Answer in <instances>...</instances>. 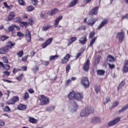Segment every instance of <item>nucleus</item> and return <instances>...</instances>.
Here are the masks:
<instances>
[{
	"mask_svg": "<svg viewBox=\"0 0 128 128\" xmlns=\"http://www.w3.org/2000/svg\"><path fill=\"white\" fill-rule=\"evenodd\" d=\"M76 92L74 91H72L70 92L68 94V98L70 100V110L72 112H76V110H78V104H76V103L74 100H72L76 96Z\"/></svg>",
	"mask_w": 128,
	"mask_h": 128,
	"instance_id": "1",
	"label": "nucleus"
},
{
	"mask_svg": "<svg viewBox=\"0 0 128 128\" xmlns=\"http://www.w3.org/2000/svg\"><path fill=\"white\" fill-rule=\"evenodd\" d=\"M94 112V108L91 106H88L84 109L82 110L80 112V116L82 118H86L90 114H92Z\"/></svg>",
	"mask_w": 128,
	"mask_h": 128,
	"instance_id": "2",
	"label": "nucleus"
},
{
	"mask_svg": "<svg viewBox=\"0 0 128 128\" xmlns=\"http://www.w3.org/2000/svg\"><path fill=\"white\" fill-rule=\"evenodd\" d=\"M40 104L42 106H44V104H48L50 102L48 98L44 95L41 96V97L40 98Z\"/></svg>",
	"mask_w": 128,
	"mask_h": 128,
	"instance_id": "3",
	"label": "nucleus"
},
{
	"mask_svg": "<svg viewBox=\"0 0 128 128\" xmlns=\"http://www.w3.org/2000/svg\"><path fill=\"white\" fill-rule=\"evenodd\" d=\"M120 121V118L118 117L116 118L115 119L109 122L108 124V126H116L117 124H118Z\"/></svg>",
	"mask_w": 128,
	"mask_h": 128,
	"instance_id": "4",
	"label": "nucleus"
},
{
	"mask_svg": "<svg viewBox=\"0 0 128 128\" xmlns=\"http://www.w3.org/2000/svg\"><path fill=\"white\" fill-rule=\"evenodd\" d=\"M116 38L119 42H122L124 40V32L121 31L117 34Z\"/></svg>",
	"mask_w": 128,
	"mask_h": 128,
	"instance_id": "5",
	"label": "nucleus"
},
{
	"mask_svg": "<svg viewBox=\"0 0 128 128\" xmlns=\"http://www.w3.org/2000/svg\"><path fill=\"white\" fill-rule=\"evenodd\" d=\"M81 84L84 88H88L90 86V83L88 82V79L87 78H84L81 80Z\"/></svg>",
	"mask_w": 128,
	"mask_h": 128,
	"instance_id": "6",
	"label": "nucleus"
},
{
	"mask_svg": "<svg viewBox=\"0 0 128 128\" xmlns=\"http://www.w3.org/2000/svg\"><path fill=\"white\" fill-rule=\"evenodd\" d=\"M16 102H18V97L14 96L6 102L7 104H14Z\"/></svg>",
	"mask_w": 128,
	"mask_h": 128,
	"instance_id": "7",
	"label": "nucleus"
},
{
	"mask_svg": "<svg viewBox=\"0 0 128 128\" xmlns=\"http://www.w3.org/2000/svg\"><path fill=\"white\" fill-rule=\"evenodd\" d=\"M98 7L96 6L94 8L89 12L90 16H94L98 14Z\"/></svg>",
	"mask_w": 128,
	"mask_h": 128,
	"instance_id": "8",
	"label": "nucleus"
},
{
	"mask_svg": "<svg viewBox=\"0 0 128 128\" xmlns=\"http://www.w3.org/2000/svg\"><path fill=\"white\" fill-rule=\"evenodd\" d=\"M15 16L16 14L14 13V12H10L7 18H6V20L7 22H10V20H12Z\"/></svg>",
	"mask_w": 128,
	"mask_h": 128,
	"instance_id": "9",
	"label": "nucleus"
},
{
	"mask_svg": "<svg viewBox=\"0 0 128 128\" xmlns=\"http://www.w3.org/2000/svg\"><path fill=\"white\" fill-rule=\"evenodd\" d=\"M83 70L85 72H88V70H90V60L88 58L86 62L84 64L83 66Z\"/></svg>",
	"mask_w": 128,
	"mask_h": 128,
	"instance_id": "10",
	"label": "nucleus"
},
{
	"mask_svg": "<svg viewBox=\"0 0 128 128\" xmlns=\"http://www.w3.org/2000/svg\"><path fill=\"white\" fill-rule=\"evenodd\" d=\"M52 42V38H50L48 39L45 42L42 44V48H46V46H48V44H50Z\"/></svg>",
	"mask_w": 128,
	"mask_h": 128,
	"instance_id": "11",
	"label": "nucleus"
},
{
	"mask_svg": "<svg viewBox=\"0 0 128 128\" xmlns=\"http://www.w3.org/2000/svg\"><path fill=\"white\" fill-rule=\"evenodd\" d=\"M106 24H108V20L104 19L102 22L101 24H100L98 28V30H100L102 28H104V26H106Z\"/></svg>",
	"mask_w": 128,
	"mask_h": 128,
	"instance_id": "12",
	"label": "nucleus"
},
{
	"mask_svg": "<svg viewBox=\"0 0 128 128\" xmlns=\"http://www.w3.org/2000/svg\"><path fill=\"white\" fill-rule=\"evenodd\" d=\"M84 96L81 94L80 92H76L75 94V98L74 99L76 100H82Z\"/></svg>",
	"mask_w": 128,
	"mask_h": 128,
	"instance_id": "13",
	"label": "nucleus"
},
{
	"mask_svg": "<svg viewBox=\"0 0 128 128\" xmlns=\"http://www.w3.org/2000/svg\"><path fill=\"white\" fill-rule=\"evenodd\" d=\"M26 38L29 42H30L32 40V35H30V32L27 30L26 31Z\"/></svg>",
	"mask_w": 128,
	"mask_h": 128,
	"instance_id": "14",
	"label": "nucleus"
},
{
	"mask_svg": "<svg viewBox=\"0 0 128 128\" xmlns=\"http://www.w3.org/2000/svg\"><path fill=\"white\" fill-rule=\"evenodd\" d=\"M62 19V16H60L58 17L54 21V26L55 28H57L58 26V24H60V22L61 20Z\"/></svg>",
	"mask_w": 128,
	"mask_h": 128,
	"instance_id": "15",
	"label": "nucleus"
},
{
	"mask_svg": "<svg viewBox=\"0 0 128 128\" xmlns=\"http://www.w3.org/2000/svg\"><path fill=\"white\" fill-rule=\"evenodd\" d=\"M97 20L96 18H91L88 20V26H92L94 24H96V22Z\"/></svg>",
	"mask_w": 128,
	"mask_h": 128,
	"instance_id": "16",
	"label": "nucleus"
},
{
	"mask_svg": "<svg viewBox=\"0 0 128 128\" xmlns=\"http://www.w3.org/2000/svg\"><path fill=\"white\" fill-rule=\"evenodd\" d=\"M70 54H66L65 57L63 58L62 60V64H66V62H68V60H70Z\"/></svg>",
	"mask_w": 128,
	"mask_h": 128,
	"instance_id": "17",
	"label": "nucleus"
},
{
	"mask_svg": "<svg viewBox=\"0 0 128 128\" xmlns=\"http://www.w3.org/2000/svg\"><path fill=\"white\" fill-rule=\"evenodd\" d=\"M87 40H88L86 39V36L81 37L80 38V39L79 40V42H80V44H86Z\"/></svg>",
	"mask_w": 128,
	"mask_h": 128,
	"instance_id": "18",
	"label": "nucleus"
},
{
	"mask_svg": "<svg viewBox=\"0 0 128 128\" xmlns=\"http://www.w3.org/2000/svg\"><path fill=\"white\" fill-rule=\"evenodd\" d=\"M6 45L10 48H12L16 46V42H12V41L8 40L6 42Z\"/></svg>",
	"mask_w": 128,
	"mask_h": 128,
	"instance_id": "19",
	"label": "nucleus"
},
{
	"mask_svg": "<svg viewBox=\"0 0 128 128\" xmlns=\"http://www.w3.org/2000/svg\"><path fill=\"white\" fill-rule=\"evenodd\" d=\"M78 3V0H72L68 5L69 8H72Z\"/></svg>",
	"mask_w": 128,
	"mask_h": 128,
	"instance_id": "20",
	"label": "nucleus"
},
{
	"mask_svg": "<svg viewBox=\"0 0 128 128\" xmlns=\"http://www.w3.org/2000/svg\"><path fill=\"white\" fill-rule=\"evenodd\" d=\"M128 72V60H126L124 62V68H123V72Z\"/></svg>",
	"mask_w": 128,
	"mask_h": 128,
	"instance_id": "21",
	"label": "nucleus"
},
{
	"mask_svg": "<svg viewBox=\"0 0 128 128\" xmlns=\"http://www.w3.org/2000/svg\"><path fill=\"white\" fill-rule=\"evenodd\" d=\"M60 58V56L58 54H56L54 56H50L49 57L50 60H58Z\"/></svg>",
	"mask_w": 128,
	"mask_h": 128,
	"instance_id": "22",
	"label": "nucleus"
},
{
	"mask_svg": "<svg viewBox=\"0 0 128 128\" xmlns=\"http://www.w3.org/2000/svg\"><path fill=\"white\" fill-rule=\"evenodd\" d=\"M76 37H72L69 40L68 42V46H70V44H72V42H76Z\"/></svg>",
	"mask_w": 128,
	"mask_h": 128,
	"instance_id": "23",
	"label": "nucleus"
},
{
	"mask_svg": "<svg viewBox=\"0 0 128 128\" xmlns=\"http://www.w3.org/2000/svg\"><path fill=\"white\" fill-rule=\"evenodd\" d=\"M26 108V106L22 104H20L18 106V110H24Z\"/></svg>",
	"mask_w": 128,
	"mask_h": 128,
	"instance_id": "24",
	"label": "nucleus"
},
{
	"mask_svg": "<svg viewBox=\"0 0 128 128\" xmlns=\"http://www.w3.org/2000/svg\"><path fill=\"white\" fill-rule=\"evenodd\" d=\"M29 122H31V124H36L38 122V120L32 117H30Z\"/></svg>",
	"mask_w": 128,
	"mask_h": 128,
	"instance_id": "25",
	"label": "nucleus"
},
{
	"mask_svg": "<svg viewBox=\"0 0 128 128\" xmlns=\"http://www.w3.org/2000/svg\"><path fill=\"white\" fill-rule=\"evenodd\" d=\"M107 60L108 62H114V56L109 55L107 58Z\"/></svg>",
	"mask_w": 128,
	"mask_h": 128,
	"instance_id": "26",
	"label": "nucleus"
},
{
	"mask_svg": "<svg viewBox=\"0 0 128 128\" xmlns=\"http://www.w3.org/2000/svg\"><path fill=\"white\" fill-rule=\"evenodd\" d=\"M106 72L104 70H97V74L98 76H104Z\"/></svg>",
	"mask_w": 128,
	"mask_h": 128,
	"instance_id": "27",
	"label": "nucleus"
},
{
	"mask_svg": "<svg viewBox=\"0 0 128 128\" xmlns=\"http://www.w3.org/2000/svg\"><path fill=\"white\" fill-rule=\"evenodd\" d=\"M32 70L34 74H36L38 72V66H35L32 68Z\"/></svg>",
	"mask_w": 128,
	"mask_h": 128,
	"instance_id": "28",
	"label": "nucleus"
},
{
	"mask_svg": "<svg viewBox=\"0 0 128 128\" xmlns=\"http://www.w3.org/2000/svg\"><path fill=\"white\" fill-rule=\"evenodd\" d=\"M14 28H16V25L12 24L8 27V30L9 32H12L14 30Z\"/></svg>",
	"mask_w": 128,
	"mask_h": 128,
	"instance_id": "29",
	"label": "nucleus"
},
{
	"mask_svg": "<svg viewBox=\"0 0 128 128\" xmlns=\"http://www.w3.org/2000/svg\"><path fill=\"white\" fill-rule=\"evenodd\" d=\"M54 108H56V107L54 106H50L47 108L46 110L47 112H54Z\"/></svg>",
	"mask_w": 128,
	"mask_h": 128,
	"instance_id": "30",
	"label": "nucleus"
},
{
	"mask_svg": "<svg viewBox=\"0 0 128 128\" xmlns=\"http://www.w3.org/2000/svg\"><path fill=\"white\" fill-rule=\"evenodd\" d=\"M30 98V94H28V92H26L24 94V100H28V98Z\"/></svg>",
	"mask_w": 128,
	"mask_h": 128,
	"instance_id": "31",
	"label": "nucleus"
},
{
	"mask_svg": "<svg viewBox=\"0 0 128 128\" xmlns=\"http://www.w3.org/2000/svg\"><path fill=\"white\" fill-rule=\"evenodd\" d=\"M3 48V50L5 52V54L7 53L8 52L10 51V48L8 46L6 45V46L2 48Z\"/></svg>",
	"mask_w": 128,
	"mask_h": 128,
	"instance_id": "32",
	"label": "nucleus"
},
{
	"mask_svg": "<svg viewBox=\"0 0 128 128\" xmlns=\"http://www.w3.org/2000/svg\"><path fill=\"white\" fill-rule=\"evenodd\" d=\"M58 12V9H54L52 10H51L50 12V15L52 16V14H56Z\"/></svg>",
	"mask_w": 128,
	"mask_h": 128,
	"instance_id": "33",
	"label": "nucleus"
},
{
	"mask_svg": "<svg viewBox=\"0 0 128 128\" xmlns=\"http://www.w3.org/2000/svg\"><path fill=\"white\" fill-rule=\"evenodd\" d=\"M34 10V8L32 6H28L26 8V10L27 12H32Z\"/></svg>",
	"mask_w": 128,
	"mask_h": 128,
	"instance_id": "34",
	"label": "nucleus"
},
{
	"mask_svg": "<svg viewBox=\"0 0 128 128\" xmlns=\"http://www.w3.org/2000/svg\"><path fill=\"white\" fill-rule=\"evenodd\" d=\"M96 40V37L94 38L90 42V46H92V45L94 44Z\"/></svg>",
	"mask_w": 128,
	"mask_h": 128,
	"instance_id": "35",
	"label": "nucleus"
},
{
	"mask_svg": "<svg viewBox=\"0 0 128 128\" xmlns=\"http://www.w3.org/2000/svg\"><path fill=\"white\" fill-rule=\"evenodd\" d=\"M22 78H24V74L22 73L19 76L16 78V80L18 82H20Z\"/></svg>",
	"mask_w": 128,
	"mask_h": 128,
	"instance_id": "36",
	"label": "nucleus"
},
{
	"mask_svg": "<svg viewBox=\"0 0 128 128\" xmlns=\"http://www.w3.org/2000/svg\"><path fill=\"white\" fill-rule=\"evenodd\" d=\"M49 28H50V26H46L42 27L43 32H45L46 30H48Z\"/></svg>",
	"mask_w": 128,
	"mask_h": 128,
	"instance_id": "37",
	"label": "nucleus"
},
{
	"mask_svg": "<svg viewBox=\"0 0 128 128\" xmlns=\"http://www.w3.org/2000/svg\"><path fill=\"white\" fill-rule=\"evenodd\" d=\"M4 112H10V107L8 106H6L4 108Z\"/></svg>",
	"mask_w": 128,
	"mask_h": 128,
	"instance_id": "38",
	"label": "nucleus"
},
{
	"mask_svg": "<svg viewBox=\"0 0 128 128\" xmlns=\"http://www.w3.org/2000/svg\"><path fill=\"white\" fill-rule=\"evenodd\" d=\"M3 74H4V76L6 77V76H8L10 72L8 71H5L3 72Z\"/></svg>",
	"mask_w": 128,
	"mask_h": 128,
	"instance_id": "39",
	"label": "nucleus"
},
{
	"mask_svg": "<svg viewBox=\"0 0 128 128\" xmlns=\"http://www.w3.org/2000/svg\"><path fill=\"white\" fill-rule=\"evenodd\" d=\"M110 98L109 96L106 97L104 101V104H108V102H110Z\"/></svg>",
	"mask_w": 128,
	"mask_h": 128,
	"instance_id": "40",
	"label": "nucleus"
},
{
	"mask_svg": "<svg viewBox=\"0 0 128 128\" xmlns=\"http://www.w3.org/2000/svg\"><path fill=\"white\" fill-rule=\"evenodd\" d=\"M17 54L19 58H22L24 55V52L22 50L18 52L17 53Z\"/></svg>",
	"mask_w": 128,
	"mask_h": 128,
	"instance_id": "41",
	"label": "nucleus"
},
{
	"mask_svg": "<svg viewBox=\"0 0 128 128\" xmlns=\"http://www.w3.org/2000/svg\"><path fill=\"white\" fill-rule=\"evenodd\" d=\"M8 37L6 36H4L0 37L1 40H8Z\"/></svg>",
	"mask_w": 128,
	"mask_h": 128,
	"instance_id": "42",
	"label": "nucleus"
},
{
	"mask_svg": "<svg viewBox=\"0 0 128 128\" xmlns=\"http://www.w3.org/2000/svg\"><path fill=\"white\" fill-rule=\"evenodd\" d=\"M18 2L21 6H24L26 4V2L24 0H19Z\"/></svg>",
	"mask_w": 128,
	"mask_h": 128,
	"instance_id": "43",
	"label": "nucleus"
},
{
	"mask_svg": "<svg viewBox=\"0 0 128 128\" xmlns=\"http://www.w3.org/2000/svg\"><path fill=\"white\" fill-rule=\"evenodd\" d=\"M100 87L98 86H96L94 88V90H96V94H98V92H100Z\"/></svg>",
	"mask_w": 128,
	"mask_h": 128,
	"instance_id": "44",
	"label": "nucleus"
},
{
	"mask_svg": "<svg viewBox=\"0 0 128 128\" xmlns=\"http://www.w3.org/2000/svg\"><path fill=\"white\" fill-rule=\"evenodd\" d=\"M118 104L119 102L118 101L114 102L112 106V108H116V106H118Z\"/></svg>",
	"mask_w": 128,
	"mask_h": 128,
	"instance_id": "45",
	"label": "nucleus"
},
{
	"mask_svg": "<svg viewBox=\"0 0 128 128\" xmlns=\"http://www.w3.org/2000/svg\"><path fill=\"white\" fill-rule=\"evenodd\" d=\"M70 70V65L68 64L66 66V72H68Z\"/></svg>",
	"mask_w": 128,
	"mask_h": 128,
	"instance_id": "46",
	"label": "nucleus"
},
{
	"mask_svg": "<svg viewBox=\"0 0 128 128\" xmlns=\"http://www.w3.org/2000/svg\"><path fill=\"white\" fill-rule=\"evenodd\" d=\"M3 62L5 64H8V59L6 57H4L3 58Z\"/></svg>",
	"mask_w": 128,
	"mask_h": 128,
	"instance_id": "47",
	"label": "nucleus"
},
{
	"mask_svg": "<svg viewBox=\"0 0 128 128\" xmlns=\"http://www.w3.org/2000/svg\"><path fill=\"white\" fill-rule=\"evenodd\" d=\"M95 34H96V33L94 32H90L89 38H94V36Z\"/></svg>",
	"mask_w": 128,
	"mask_h": 128,
	"instance_id": "48",
	"label": "nucleus"
},
{
	"mask_svg": "<svg viewBox=\"0 0 128 128\" xmlns=\"http://www.w3.org/2000/svg\"><path fill=\"white\" fill-rule=\"evenodd\" d=\"M100 122V118H95L93 119V122Z\"/></svg>",
	"mask_w": 128,
	"mask_h": 128,
	"instance_id": "49",
	"label": "nucleus"
},
{
	"mask_svg": "<svg viewBox=\"0 0 128 128\" xmlns=\"http://www.w3.org/2000/svg\"><path fill=\"white\" fill-rule=\"evenodd\" d=\"M5 70H10V66L8 64L4 65L3 66Z\"/></svg>",
	"mask_w": 128,
	"mask_h": 128,
	"instance_id": "50",
	"label": "nucleus"
},
{
	"mask_svg": "<svg viewBox=\"0 0 128 128\" xmlns=\"http://www.w3.org/2000/svg\"><path fill=\"white\" fill-rule=\"evenodd\" d=\"M27 70H28V67L26 66H23L21 68V70H22V72H26Z\"/></svg>",
	"mask_w": 128,
	"mask_h": 128,
	"instance_id": "51",
	"label": "nucleus"
},
{
	"mask_svg": "<svg viewBox=\"0 0 128 128\" xmlns=\"http://www.w3.org/2000/svg\"><path fill=\"white\" fill-rule=\"evenodd\" d=\"M38 0H32V4L34 6H36L38 4Z\"/></svg>",
	"mask_w": 128,
	"mask_h": 128,
	"instance_id": "52",
	"label": "nucleus"
},
{
	"mask_svg": "<svg viewBox=\"0 0 128 128\" xmlns=\"http://www.w3.org/2000/svg\"><path fill=\"white\" fill-rule=\"evenodd\" d=\"M40 16L41 18H44L46 17V14H44L42 13H41V14H40Z\"/></svg>",
	"mask_w": 128,
	"mask_h": 128,
	"instance_id": "53",
	"label": "nucleus"
},
{
	"mask_svg": "<svg viewBox=\"0 0 128 128\" xmlns=\"http://www.w3.org/2000/svg\"><path fill=\"white\" fill-rule=\"evenodd\" d=\"M0 54H6V53L3 48L0 49Z\"/></svg>",
	"mask_w": 128,
	"mask_h": 128,
	"instance_id": "54",
	"label": "nucleus"
},
{
	"mask_svg": "<svg viewBox=\"0 0 128 128\" xmlns=\"http://www.w3.org/2000/svg\"><path fill=\"white\" fill-rule=\"evenodd\" d=\"M20 18L17 17L14 19V22H20Z\"/></svg>",
	"mask_w": 128,
	"mask_h": 128,
	"instance_id": "55",
	"label": "nucleus"
},
{
	"mask_svg": "<svg viewBox=\"0 0 128 128\" xmlns=\"http://www.w3.org/2000/svg\"><path fill=\"white\" fill-rule=\"evenodd\" d=\"M108 66L110 68H114L116 66L114 64H108Z\"/></svg>",
	"mask_w": 128,
	"mask_h": 128,
	"instance_id": "56",
	"label": "nucleus"
},
{
	"mask_svg": "<svg viewBox=\"0 0 128 128\" xmlns=\"http://www.w3.org/2000/svg\"><path fill=\"white\" fill-rule=\"evenodd\" d=\"M23 24L25 28H26V26H30V22H23Z\"/></svg>",
	"mask_w": 128,
	"mask_h": 128,
	"instance_id": "57",
	"label": "nucleus"
},
{
	"mask_svg": "<svg viewBox=\"0 0 128 128\" xmlns=\"http://www.w3.org/2000/svg\"><path fill=\"white\" fill-rule=\"evenodd\" d=\"M28 92L30 94H34V89L32 88L28 89Z\"/></svg>",
	"mask_w": 128,
	"mask_h": 128,
	"instance_id": "58",
	"label": "nucleus"
},
{
	"mask_svg": "<svg viewBox=\"0 0 128 128\" xmlns=\"http://www.w3.org/2000/svg\"><path fill=\"white\" fill-rule=\"evenodd\" d=\"M43 64H44V66H48L50 64V62L48 61H44L43 62Z\"/></svg>",
	"mask_w": 128,
	"mask_h": 128,
	"instance_id": "59",
	"label": "nucleus"
},
{
	"mask_svg": "<svg viewBox=\"0 0 128 128\" xmlns=\"http://www.w3.org/2000/svg\"><path fill=\"white\" fill-rule=\"evenodd\" d=\"M72 84V80H66V84L67 86H70Z\"/></svg>",
	"mask_w": 128,
	"mask_h": 128,
	"instance_id": "60",
	"label": "nucleus"
},
{
	"mask_svg": "<svg viewBox=\"0 0 128 128\" xmlns=\"http://www.w3.org/2000/svg\"><path fill=\"white\" fill-rule=\"evenodd\" d=\"M17 36H24V34H22V33L20 32H18L17 33Z\"/></svg>",
	"mask_w": 128,
	"mask_h": 128,
	"instance_id": "61",
	"label": "nucleus"
},
{
	"mask_svg": "<svg viewBox=\"0 0 128 128\" xmlns=\"http://www.w3.org/2000/svg\"><path fill=\"white\" fill-rule=\"evenodd\" d=\"M126 84V82L124 81H122L120 84L119 86H124Z\"/></svg>",
	"mask_w": 128,
	"mask_h": 128,
	"instance_id": "62",
	"label": "nucleus"
},
{
	"mask_svg": "<svg viewBox=\"0 0 128 128\" xmlns=\"http://www.w3.org/2000/svg\"><path fill=\"white\" fill-rule=\"evenodd\" d=\"M0 126H4V122L2 120H0Z\"/></svg>",
	"mask_w": 128,
	"mask_h": 128,
	"instance_id": "63",
	"label": "nucleus"
},
{
	"mask_svg": "<svg viewBox=\"0 0 128 128\" xmlns=\"http://www.w3.org/2000/svg\"><path fill=\"white\" fill-rule=\"evenodd\" d=\"M122 18H124V19L126 18V20H128V14H126L122 16Z\"/></svg>",
	"mask_w": 128,
	"mask_h": 128,
	"instance_id": "64",
	"label": "nucleus"
}]
</instances>
